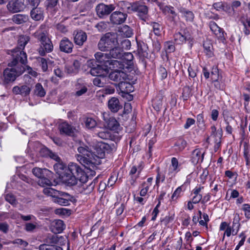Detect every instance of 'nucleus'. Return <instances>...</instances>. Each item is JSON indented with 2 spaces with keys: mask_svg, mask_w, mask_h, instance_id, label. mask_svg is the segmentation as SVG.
Returning <instances> with one entry per match:
<instances>
[{
  "mask_svg": "<svg viewBox=\"0 0 250 250\" xmlns=\"http://www.w3.org/2000/svg\"><path fill=\"white\" fill-rule=\"evenodd\" d=\"M62 182L69 187H73L77 193H83L87 188L88 177L77 164L70 163L67 169L61 175Z\"/></svg>",
  "mask_w": 250,
  "mask_h": 250,
  "instance_id": "obj_1",
  "label": "nucleus"
},
{
  "mask_svg": "<svg viewBox=\"0 0 250 250\" xmlns=\"http://www.w3.org/2000/svg\"><path fill=\"white\" fill-rule=\"evenodd\" d=\"M109 146L105 143H100L98 145L96 151L90 152L83 146L78 148V151L81 154L78 156L80 163L87 169L91 171V175H95L93 170L97 165L101 164V159L104 158L105 150H107Z\"/></svg>",
  "mask_w": 250,
  "mask_h": 250,
  "instance_id": "obj_2",
  "label": "nucleus"
},
{
  "mask_svg": "<svg viewBox=\"0 0 250 250\" xmlns=\"http://www.w3.org/2000/svg\"><path fill=\"white\" fill-rule=\"evenodd\" d=\"M33 36L40 42V47L38 49L40 55L43 56L53 51V45L44 26H41Z\"/></svg>",
  "mask_w": 250,
  "mask_h": 250,
  "instance_id": "obj_3",
  "label": "nucleus"
},
{
  "mask_svg": "<svg viewBox=\"0 0 250 250\" xmlns=\"http://www.w3.org/2000/svg\"><path fill=\"white\" fill-rule=\"evenodd\" d=\"M30 40L28 36L21 35L19 37L18 46L14 49L12 52L13 60L9 62V66L15 65L18 63V60L22 64H25L27 62V56L23 49L25 45Z\"/></svg>",
  "mask_w": 250,
  "mask_h": 250,
  "instance_id": "obj_4",
  "label": "nucleus"
},
{
  "mask_svg": "<svg viewBox=\"0 0 250 250\" xmlns=\"http://www.w3.org/2000/svg\"><path fill=\"white\" fill-rule=\"evenodd\" d=\"M23 64L18 60V63L15 65L9 66L8 63V66L11 68H7L3 71L1 77L3 84H7L14 82L17 77L21 75L25 71Z\"/></svg>",
  "mask_w": 250,
  "mask_h": 250,
  "instance_id": "obj_5",
  "label": "nucleus"
},
{
  "mask_svg": "<svg viewBox=\"0 0 250 250\" xmlns=\"http://www.w3.org/2000/svg\"><path fill=\"white\" fill-rule=\"evenodd\" d=\"M33 174L39 178V184L42 187L51 186L52 185L53 173L46 168L35 167L32 169Z\"/></svg>",
  "mask_w": 250,
  "mask_h": 250,
  "instance_id": "obj_6",
  "label": "nucleus"
},
{
  "mask_svg": "<svg viewBox=\"0 0 250 250\" xmlns=\"http://www.w3.org/2000/svg\"><path fill=\"white\" fill-rule=\"evenodd\" d=\"M119 44V39H118L117 33L109 32L106 33L101 38L98 46L101 51H106Z\"/></svg>",
  "mask_w": 250,
  "mask_h": 250,
  "instance_id": "obj_7",
  "label": "nucleus"
},
{
  "mask_svg": "<svg viewBox=\"0 0 250 250\" xmlns=\"http://www.w3.org/2000/svg\"><path fill=\"white\" fill-rule=\"evenodd\" d=\"M111 60H107L105 62V65L103 66L102 65L97 64L96 61H91L89 62V65L91 67L90 71V74L94 76H100L103 78L105 77L108 72V67L111 68V65L112 63H110Z\"/></svg>",
  "mask_w": 250,
  "mask_h": 250,
  "instance_id": "obj_8",
  "label": "nucleus"
},
{
  "mask_svg": "<svg viewBox=\"0 0 250 250\" xmlns=\"http://www.w3.org/2000/svg\"><path fill=\"white\" fill-rule=\"evenodd\" d=\"M121 60H111L110 63H112L113 68H119V69H124L128 68L129 66L132 64L133 56L130 52L124 53L123 54Z\"/></svg>",
  "mask_w": 250,
  "mask_h": 250,
  "instance_id": "obj_9",
  "label": "nucleus"
},
{
  "mask_svg": "<svg viewBox=\"0 0 250 250\" xmlns=\"http://www.w3.org/2000/svg\"><path fill=\"white\" fill-rule=\"evenodd\" d=\"M211 128L212 133L208 140L214 144V150L215 152H217L221 146L223 130L220 126L217 127L212 126Z\"/></svg>",
  "mask_w": 250,
  "mask_h": 250,
  "instance_id": "obj_10",
  "label": "nucleus"
},
{
  "mask_svg": "<svg viewBox=\"0 0 250 250\" xmlns=\"http://www.w3.org/2000/svg\"><path fill=\"white\" fill-rule=\"evenodd\" d=\"M126 5L128 12H137L138 15L140 18L145 21L148 13V8L146 6L141 4L138 2L133 3L132 4L126 3Z\"/></svg>",
  "mask_w": 250,
  "mask_h": 250,
  "instance_id": "obj_11",
  "label": "nucleus"
},
{
  "mask_svg": "<svg viewBox=\"0 0 250 250\" xmlns=\"http://www.w3.org/2000/svg\"><path fill=\"white\" fill-rule=\"evenodd\" d=\"M115 8L113 4L106 5L101 3L96 6V11L99 17L103 18L108 15Z\"/></svg>",
  "mask_w": 250,
  "mask_h": 250,
  "instance_id": "obj_12",
  "label": "nucleus"
},
{
  "mask_svg": "<svg viewBox=\"0 0 250 250\" xmlns=\"http://www.w3.org/2000/svg\"><path fill=\"white\" fill-rule=\"evenodd\" d=\"M59 194L54 196V201L60 205L68 206L70 205V202L74 200L73 197L67 193L61 192Z\"/></svg>",
  "mask_w": 250,
  "mask_h": 250,
  "instance_id": "obj_13",
  "label": "nucleus"
},
{
  "mask_svg": "<svg viewBox=\"0 0 250 250\" xmlns=\"http://www.w3.org/2000/svg\"><path fill=\"white\" fill-rule=\"evenodd\" d=\"M8 10L12 13L23 11L25 8L24 0H13L7 4Z\"/></svg>",
  "mask_w": 250,
  "mask_h": 250,
  "instance_id": "obj_14",
  "label": "nucleus"
},
{
  "mask_svg": "<svg viewBox=\"0 0 250 250\" xmlns=\"http://www.w3.org/2000/svg\"><path fill=\"white\" fill-rule=\"evenodd\" d=\"M118 68H115L114 71H112L109 74L108 77L110 80L121 83L123 81L126 80L127 76V74L124 72L121 69L119 70Z\"/></svg>",
  "mask_w": 250,
  "mask_h": 250,
  "instance_id": "obj_15",
  "label": "nucleus"
},
{
  "mask_svg": "<svg viewBox=\"0 0 250 250\" xmlns=\"http://www.w3.org/2000/svg\"><path fill=\"white\" fill-rule=\"evenodd\" d=\"M126 17V14L119 11H115L110 15V20L112 23L120 24L125 21Z\"/></svg>",
  "mask_w": 250,
  "mask_h": 250,
  "instance_id": "obj_16",
  "label": "nucleus"
},
{
  "mask_svg": "<svg viewBox=\"0 0 250 250\" xmlns=\"http://www.w3.org/2000/svg\"><path fill=\"white\" fill-rule=\"evenodd\" d=\"M73 46L72 42L66 37L63 38L60 41V49L62 52L70 53L72 52Z\"/></svg>",
  "mask_w": 250,
  "mask_h": 250,
  "instance_id": "obj_17",
  "label": "nucleus"
},
{
  "mask_svg": "<svg viewBox=\"0 0 250 250\" xmlns=\"http://www.w3.org/2000/svg\"><path fill=\"white\" fill-rule=\"evenodd\" d=\"M74 42L76 44L82 46L86 41V34L82 30L75 31L73 33Z\"/></svg>",
  "mask_w": 250,
  "mask_h": 250,
  "instance_id": "obj_18",
  "label": "nucleus"
},
{
  "mask_svg": "<svg viewBox=\"0 0 250 250\" xmlns=\"http://www.w3.org/2000/svg\"><path fill=\"white\" fill-rule=\"evenodd\" d=\"M31 87L28 85H22L21 86H15L12 89L13 93L16 95L20 94L22 96H27L29 95Z\"/></svg>",
  "mask_w": 250,
  "mask_h": 250,
  "instance_id": "obj_19",
  "label": "nucleus"
},
{
  "mask_svg": "<svg viewBox=\"0 0 250 250\" xmlns=\"http://www.w3.org/2000/svg\"><path fill=\"white\" fill-rule=\"evenodd\" d=\"M120 126H108L109 127H105L103 130L99 132L98 135L103 139H108L111 137V131L117 132L116 130Z\"/></svg>",
  "mask_w": 250,
  "mask_h": 250,
  "instance_id": "obj_20",
  "label": "nucleus"
},
{
  "mask_svg": "<svg viewBox=\"0 0 250 250\" xmlns=\"http://www.w3.org/2000/svg\"><path fill=\"white\" fill-rule=\"evenodd\" d=\"M31 18L35 21H40L43 18V10L41 7H35L32 8L30 12Z\"/></svg>",
  "mask_w": 250,
  "mask_h": 250,
  "instance_id": "obj_21",
  "label": "nucleus"
},
{
  "mask_svg": "<svg viewBox=\"0 0 250 250\" xmlns=\"http://www.w3.org/2000/svg\"><path fill=\"white\" fill-rule=\"evenodd\" d=\"M76 93L77 96H81L85 93L87 91V86L86 83L82 80H79L76 84Z\"/></svg>",
  "mask_w": 250,
  "mask_h": 250,
  "instance_id": "obj_22",
  "label": "nucleus"
},
{
  "mask_svg": "<svg viewBox=\"0 0 250 250\" xmlns=\"http://www.w3.org/2000/svg\"><path fill=\"white\" fill-rule=\"evenodd\" d=\"M124 53L122 47L118 46H114V47L110 49L107 53L108 58H113L115 59H121Z\"/></svg>",
  "mask_w": 250,
  "mask_h": 250,
  "instance_id": "obj_23",
  "label": "nucleus"
},
{
  "mask_svg": "<svg viewBox=\"0 0 250 250\" xmlns=\"http://www.w3.org/2000/svg\"><path fill=\"white\" fill-rule=\"evenodd\" d=\"M181 164L179 163L178 159L175 157H172L171 160V165L169 167L168 174L174 173H177L181 170Z\"/></svg>",
  "mask_w": 250,
  "mask_h": 250,
  "instance_id": "obj_24",
  "label": "nucleus"
},
{
  "mask_svg": "<svg viewBox=\"0 0 250 250\" xmlns=\"http://www.w3.org/2000/svg\"><path fill=\"white\" fill-rule=\"evenodd\" d=\"M204 153L199 149H196L193 151L191 156V161L194 164L202 162L204 159Z\"/></svg>",
  "mask_w": 250,
  "mask_h": 250,
  "instance_id": "obj_25",
  "label": "nucleus"
},
{
  "mask_svg": "<svg viewBox=\"0 0 250 250\" xmlns=\"http://www.w3.org/2000/svg\"><path fill=\"white\" fill-rule=\"evenodd\" d=\"M108 106L113 112H117L122 107L118 99L116 97H112L108 101Z\"/></svg>",
  "mask_w": 250,
  "mask_h": 250,
  "instance_id": "obj_26",
  "label": "nucleus"
},
{
  "mask_svg": "<svg viewBox=\"0 0 250 250\" xmlns=\"http://www.w3.org/2000/svg\"><path fill=\"white\" fill-rule=\"evenodd\" d=\"M59 130L61 134L70 136H73L78 130L73 126H60Z\"/></svg>",
  "mask_w": 250,
  "mask_h": 250,
  "instance_id": "obj_27",
  "label": "nucleus"
},
{
  "mask_svg": "<svg viewBox=\"0 0 250 250\" xmlns=\"http://www.w3.org/2000/svg\"><path fill=\"white\" fill-rule=\"evenodd\" d=\"M65 226L61 220H55L52 225V231L54 233H59L64 229Z\"/></svg>",
  "mask_w": 250,
  "mask_h": 250,
  "instance_id": "obj_28",
  "label": "nucleus"
},
{
  "mask_svg": "<svg viewBox=\"0 0 250 250\" xmlns=\"http://www.w3.org/2000/svg\"><path fill=\"white\" fill-rule=\"evenodd\" d=\"M118 86L121 91L123 93H128L133 91L132 85L126 82L125 80L119 83Z\"/></svg>",
  "mask_w": 250,
  "mask_h": 250,
  "instance_id": "obj_29",
  "label": "nucleus"
},
{
  "mask_svg": "<svg viewBox=\"0 0 250 250\" xmlns=\"http://www.w3.org/2000/svg\"><path fill=\"white\" fill-rule=\"evenodd\" d=\"M117 35H118V38L119 36L128 38L132 35V31L128 25H125L119 29L118 34H117Z\"/></svg>",
  "mask_w": 250,
  "mask_h": 250,
  "instance_id": "obj_30",
  "label": "nucleus"
},
{
  "mask_svg": "<svg viewBox=\"0 0 250 250\" xmlns=\"http://www.w3.org/2000/svg\"><path fill=\"white\" fill-rule=\"evenodd\" d=\"M12 20L15 23L20 24L26 22L28 20V17L24 14H16L13 16Z\"/></svg>",
  "mask_w": 250,
  "mask_h": 250,
  "instance_id": "obj_31",
  "label": "nucleus"
},
{
  "mask_svg": "<svg viewBox=\"0 0 250 250\" xmlns=\"http://www.w3.org/2000/svg\"><path fill=\"white\" fill-rule=\"evenodd\" d=\"M174 40L178 44L185 42L186 40L190 39V35L188 34H182L181 33L178 32L174 35Z\"/></svg>",
  "mask_w": 250,
  "mask_h": 250,
  "instance_id": "obj_32",
  "label": "nucleus"
},
{
  "mask_svg": "<svg viewBox=\"0 0 250 250\" xmlns=\"http://www.w3.org/2000/svg\"><path fill=\"white\" fill-rule=\"evenodd\" d=\"M180 12L182 16L186 19L187 21H192L194 19L193 13L190 11L187 10L185 8H181L179 9Z\"/></svg>",
  "mask_w": 250,
  "mask_h": 250,
  "instance_id": "obj_33",
  "label": "nucleus"
},
{
  "mask_svg": "<svg viewBox=\"0 0 250 250\" xmlns=\"http://www.w3.org/2000/svg\"><path fill=\"white\" fill-rule=\"evenodd\" d=\"M209 27L212 32L218 37H221L223 33L221 29L217 25L214 21H211L209 23Z\"/></svg>",
  "mask_w": 250,
  "mask_h": 250,
  "instance_id": "obj_34",
  "label": "nucleus"
},
{
  "mask_svg": "<svg viewBox=\"0 0 250 250\" xmlns=\"http://www.w3.org/2000/svg\"><path fill=\"white\" fill-rule=\"evenodd\" d=\"M34 92L36 95L40 97H43L46 94L45 90L40 83H38L35 85Z\"/></svg>",
  "mask_w": 250,
  "mask_h": 250,
  "instance_id": "obj_35",
  "label": "nucleus"
},
{
  "mask_svg": "<svg viewBox=\"0 0 250 250\" xmlns=\"http://www.w3.org/2000/svg\"><path fill=\"white\" fill-rule=\"evenodd\" d=\"M39 250H63L62 248L53 244H43L39 247Z\"/></svg>",
  "mask_w": 250,
  "mask_h": 250,
  "instance_id": "obj_36",
  "label": "nucleus"
},
{
  "mask_svg": "<svg viewBox=\"0 0 250 250\" xmlns=\"http://www.w3.org/2000/svg\"><path fill=\"white\" fill-rule=\"evenodd\" d=\"M212 6L214 9L218 11L223 10L227 11L230 8V6L228 3L222 2H215Z\"/></svg>",
  "mask_w": 250,
  "mask_h": 250,
  "instance_id": "obj_37",
  "label": "nucleus"
},
{
  "mask_svg": "<svg viewBox=\"0 0 250 250\" xmlns=\"http://www.w3.org/2000/svg\"><path fill=\"white\" fill-rule=\"evenodd\" d=\"M151 25L152 27L153 32L154 34L157 36H161L163 30L162 25L156 22H151Z\"/></svg>",
  "mask_w": 250,
  "mask_h": 250,
  "instance_id": "obj_38",
  "label": "nucleus"
},
{
  "mask_svg": "<svg viewBox=\"0 0 250 250\" xmlns=\"http://www.w3.org/2000/svg\"><path fill=\"white\" fill-rule=\"evenodd\" d=\"M163 11L166 14H170L172 15L171 18V20L172 21H174L175 18L176 17L177 14L175 11L174 10V8L170 5H166L163 8Z\"/></svg>",
  "mask_w": 250,
  "mask_h": 250,
  "instance_id": "obj_39",
  "label": "nucleus"
},
{
  "mask_svg": "<svg viewBox=\"0 0 250 250\" xmlns=\"http://www.w3.org/2000/svg\"><path fill=\"white\" fill-rule=\"evenodd\" d=\"M81 66L80 62L78 60H75L73 62L72 66L68 67L67 70L69 73H77L78 69L80 68Z\"/></svg>",
  "mask_w": 250,
  "mask_h": 250,
  "instance_id": "obj_40",
  "label": "nucleus"
},
{
  "mask_svg": "<svg viewBox=\"0 0 250 250\" xmlns=\"http://www.w3.org/2000/svg\"><path fill=\"white\" fill-rule=\"evenodd\" d=\"M153 106L157 111H159L162 107V97L161 96H157L153 101Z\"/></svg>",
  "mask_w": 250,
  "mask_h": 250,
  "instance_id": "obj_41",
  "label": "nucleus"
},
{
  "mask_svg": "<svg viewBox=\"0 0 250 250\" xmlns=\"http://www.w3.org/2000/svg\"><path fill=\"white\" fill-rule=\"evenodd\" d=\"M80 120L82 124L84 123L85 125H96L97 124L95 119L91 117L83 116L80 118Z\"/></svg>",
  "mask_w": 250,
  "mask_h": 250,
  "instance_id": "obj_42",
  "label": "nucleus"
},
{
  "mask_svg": "<svg viewBox=\"0 0 250 250\" xmlns=\"http://www.w3.org/2000/svg\"><path fill=\"white\" fill-rule=\"evenodd\" d=\"M95 57L99 62H104L105 64V62L106 61H105L104 59L108 58V55L107 53L104 54L101 52H97L95 54Z\"/></svg>",
  "mask_w": 250,
  "mask_h": 250,
  "instance_id": "obj_43",
  "label": "nucleus"
},
{
  "mask_svg": "<svg viewBox=\"0 0 250 250\" xmlns=\"http://www.w3.org/2000/svg\"><path fill=\"white\" fill-rule=\"evenodd\" d=\"M210 77L213 82H216L219 78V70L216 67H213L211 72Z\"/></svg>",
  "mask_w": 250,
  "mask_h": 250,
  "instance_id": "obj_44",
  "label": "nucleus"
},
{
  "mask_svg": "<svg viewBox=\"0 0 250 250\" xmlns=\"http://www.w3.org/2000/svg\"><path fill=\"white\" fill-rule=\"evenodd\" d=\"M204 52L208 57H211L213 55L212 52V46L208 42H205L203 44Z\"/></svg>",
  "mask_w": 250,
  "mask_h": 250,
  "instance_id": "obj_45",
  "label": "nucleus"
},
{
  "mask_svg": "<svg viewBox=\"0 0 250 250\" xmlns=\"http://www.w3.org/2000/svg\"><path fill=\"white\" fill-rule=\"evenodd\" d=\"M164 47L167 53H171L175 50V46L171 42H166L164 44Z\"/></svg>",
  "mask_w": 250,
  "mask_h": 250,
  "instance_id": "obj_46",
  "label": "nucleus"
},
{
  "mask_svg": "<svg viewBox=\"0 0 250 250\" xmlns=\"http://www.w3.org/2000/svg\"><path fill=\"white\" fill-rule=\"evenodd\" d=\"M5 200L12 205L17 204V201L15 197L11 193H8L5 195Z\"/></svg>",
  "mask_w": 250,
  "mask_h": 250,
  "instance_id": "obj_47",
  "label": "nucleus"
},
{
  "mask_svg": "<svg viewBox=\"0 0 250 250\" xmlns=\"http://www.w3.org/2000/svg\"><path fill=\"white\" fill-rule=\"evenodd\" d=\"M186 141L182 139H179L176 143L175 146L178 147V149L180 151L182 150L186 146Z\"/></svg>",
  "mask_w": 250,
  "mask_h": 250,
  "instance_id": "obj_48",
  "label": "nucleus"
},
{
  "mask_svg": "<svg viewBox=\"0 0 250 250\" xmlns=\"http://www.w3.org/2000/svg\"><path fill=\"white\" fill-rule=\"evenodd\" d=\"M249 149L248 148V147L246 146V145L244 146V156L245 158V159L246 161V165H249V163H250V155L249 154Z\"/></svg>",
  "mask_w": 250,
  "mask_h": 250,
  "instance_id": "obj_49",
  "label": "nucleus"
},
{
  "mask_svg": "<svg viewBox=\"0 0 250 250\" xmlns=\"http://www.w3.org/2000/svg\"><path fill=\"white\" fill-rule=\"evenodd\" d=\"M46 154L52 159L55 160L58 162L61 161L60 158L55 153L51 151L50 150L46 149Z\"/></svg>",
  "mask_w": 250,
  "mask_h": 250,
  "instance_id": "obj_50",
  "label": "nucleus"
},
{
  "mask_svg": "<svg viewBox=\"0 0 250 250\" xmlns=\"http://www.w3.org/2000/svg\"><path fill=\"white\" fill-rule=\"evenodd\" d=\"M242 210L245 212L246 218L250 219V205L248 204H245L243 205Z\"/></svg>",
  "mask_w": 250,
  "mask_h": 250,
  "instance_id": "obj_51",
  "label": "nucleus"
},
{
  "mask_svg": "<svg viewBox=\"0 0 250 250\" xmlns=\"http://www.w3.org/2000/svg\"><path fill=\"white\" fill-rule=\"evenodd\" d=\"M102 78L103 79L102 77L97 76V77L93 79V83L94 85L99 86L102 87L104 85V83L102 81Z\"/></svg>",
  "mask_w": 250,
  "mask_h": 250,
  "instance_id": "obj_52",
  "label": "nucleus"
},
{
  "mask_svg": "<svg viewBox=\"0 0 250 250\" xmlns=\"http://www.w3.org/2000/svg\"><path fill=\"white\" fill-rule=\"evenodd\" d=\"M174 218L171 216H166L164 218L161 219V223L165 226H167L170 222H171Z\"/></svg>",
  "mask_w": 250,
  "mask_h": 250,
  "instance_id": "obj_53",
  "label": "nucleus"
},
{
  "mask_svg": "<svg viewBox=\"0 0 250 250\" xmlns=\"http://www.w3.org/2000/svg\"><path fill=\"white\" fill-rule=\"evenodd\" d=\"M13 244H18L20 245L23 247H26L28 246V243L23 240L21 239H16L15 240L13 241L12 242Z\"/></svg>",
  "mask_w": 250,
  "mask_h": 250,
  "instance_id": "obj_54",
  "label": "nucleus"
},
{
  "mask_svg": "<svg viewBox=\"0 0 250 250\" xmlns=\"http://www.w3.org/2000/svg\"><path fill=\"white\" fill-rule=\"evenodd\" d=\"M24 68L25 69V71H26L27 73L31 76L33 77H36L37 76V72L33 70L30 66L26 65L25 67H24Z\"/></svg>",
  "mask_w": 250,
  "mask_h": 250,
  "instance_id": "obj_55",
  "label": "nucleus"
},
{
  "mask_svg": "<svg viewBox=\"0 0 250 250\" xmlns=\"http://www.w3.org/2000/svg\"><path fill=\"white\" fill-rule=\"evenodd\" d=\"M27 4L31 7H38L41 2V0H26Z\"/></svg>",
  "mask_w": 250,
  "mask_h": 250,
  "instance_id": "obj_56",
  "label": "nucleus"
},
{
  "mask_svg": "<svg viewBox=\"0 0 250 250\" xmlns=\"http://www.w3.org/2000/svg\"><path fill=\"white\" fill-rule=\"evenodd\" d=\"M159 73L162 80L165 79L167 77V73L166 69L165 67H160L159 68Z\"/></svg>",
  "mask_w": 250,
  "mask_h": 250,
  "instance_id": "obj_57",
  "label": "nucleus"
},
{
  "mask_svg": "<svg viewBox=\"0 0 250 250\" xmlns=\"http://www.w3.org/2000/svg\"><path fill=\"white\" fill-rule=\"evenodd\" d=\"M57 30L62 33H66L68 30L66 26L62 23H59L56 25Z\"/></svg>",
  "mask_w": 250,
  "mask_h": 250,
  "instance_id": "obj_58",
  "label": "nucleus"
},
{
  "mask_svg": "<svg viewBox=\"0 0 250 250\" xmlns=\"http://www.w3.org/2000/svg\"><path fill=\"white\" fill-rule=\"evenodd\" d=\"M165 175L159 171H158L156 180V184H158L160 182H163L165 181Z\"/></svg>",
  "mask_w": 250,
  "mask_h": 250,
  "instance_id": "obj_59",
  "label": "nucleus"
},
{
  "mask_svg": "<svg viewBox=\"0 0 250 250\" xmlns=\"http://www.w3.org/2000/svg\"><path fill=\"white\" fill-rule=\"evenodd\" d=\"M59 0H47L46 6L47 8H53L56 6Z\"/></svg>",
  "mask_w": 250,
  "mask_h": 250,
  "instance_id": "obj_60",
  "label": "nucleus"
},
{
  "mask_svg": "<svg viewBox=\"0 0 250 250\" xmlns=\"http://www.w3.org/2000/svg\"><path fill=\"white\" fill-rule=\"evenodd\" d=\"M239 215L237 213L235 215V216L233 219L232 228H234L235 227H236V228H238V227L240 226V224H239Z\"/></svg>",
  "mask_w": 250,
  "mask_h": 250,
  "instance_id": "obj_61",
  "label": "nucleus"
},
{
  "mask_svg": "<svg viewBox=\"0 0 250 250\" xmlns=\"http://www.w3.org/2000/svg\"><path fill=\"white\" fill-rule=\"evenodd\" d=\"M9 229V226L6 223H0V231L7 233Z\"/></svg>",
  "mask_w": 250,
  "mask_h": 250,
  "instance_id": "obj_62",
  "label": "nucleus"
},
{
  "mask_svg": "<svg viewBox=\"0 0 250 250\" xmlns=\"http://www.w3.org/2000/svg\"><path fill=\"white\" fill-rule=\"evenodd\" d=\"M65 166L62 163H58L54 165V168L55 170L57 171V172H60V170H63Z\"/></svg>",
  "mask_w": 250,
  "mask_h": 250,
  "instance_id": "obj_63",
  "label": "nucleus"
},
{
  "mask_svg": "<svg viewBox=\"0 0 250 250\" xmlns=\"http://www.w3.org/2000/svg\"><path fill=\"white\" fill-rule=\"evenodd\" d=\"M41 66L43 71H46L48 69L46 60L44 58H41L40 60Z\"/></svg>",
  "mask_w": 250,
  "mask_h": 250,
  "instance_id": "obj_64",
  "label": "nucleus"
}]
</instances>
